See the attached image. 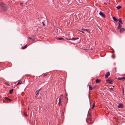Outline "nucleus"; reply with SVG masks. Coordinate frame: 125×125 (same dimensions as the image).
Wrapping results in <instances>:
<instances>
[{"instance_id": "nucleus-1", "label": "nucleus", "mask_w": 125, "mask_h": 125, "mask_svg": "<svg viewBox=\"0 0 125 125\" xmlns=\"http://www.w3.org/2000/svg\"><path fill=\"white\" fill-rule=\"evenodd\" d=\"M0 7L1 9L3 10V11H6L7 10V7L5 4L3 2H1L0 4Z\"/></svg>"}, {"instance_id": "nucleus-2", "label": "nucleus", "mask_w": 125, "mask_h": 125, "mask_svg": "<svg viewBox=\"0 0 125 125\" xmlns=\"http://www.w3.org/2000/svg\"><path fill=\"white\" fill-rule=\"evenodd\" d=\"M123 107V104L121 103L119 104L117 107L118 108H122Z\"/></svg>"}, {"instance_id": "nucleus-3", "label": "nucleus", "mask_w": 125, "mask_h": 125, "mask_svg": "<svg viewBox=\"0 0 125 125\" xmlns=\"http://www.w3.org/2000/svg\"><path fill=\"white\" fill-rule=\"evenodd\" d=\"M110 75V73L109 72H107L105 75V78H107Z\"/></svg>"}, {"instance_id": "nucleus-4", "label": "nucleus", "mask_w": 125, "mask_h": 125, "mask_svg": "<svg viewBox=\"0 0 125 125\" xmlns=\"http://www.w3.org/2000/svg\"><path fill=\"white\" fill-rule=\"evenodd\" d=\"M99 14L102 17H105V16L104 14L102 12H100L99 13Z\"/></svg>"}, {"instance_id": "nucleus-5", "label": "nucleus", "mask_w": 125, "mask_h": 125, "mask_svg": "<svg viewBox=\"0 0 125 125\" xmlns=\"http://www.w3.org/2000/svg\"><path fill=\"white\" fill-rule=\"evenodd\" d=\"M59 102L58 103V104L59 105V106H60L61 105V97H60L59 99Z\"/></svg>"}, {"instance_id": "nucleus-6", "label": "nucleus", "mask_w": 125, "mask_h": 125, "mask_svg": "<svg viewBox=\"0 0 125 125\" xmlns=\"http://www.w3.org/2000/svg\"><path fill=\"white\" fill-rule=\"evenodd\" d=\"M118 79L121 80H125V77L122 78L119 77L118 78Z\"/></svg>"}, {"instance_id": "nucleus-7", "label": "nucleus", "mask_w": 125, "mask_h": 125, "mask_svg": "<svg viewBox=\"0 0 125 125\" xmlns=\"http://www.w3.org/2000/svg\"><path fill=\"white\" fill-rule=\"evenodd\" d=\"M125 31V29L122 28L121 29L120 31V33H123Z\"/></svg>"}, {"instance_id": "nucleus-8", "label": "nucleus", "mask_w": 125, "mask_h": 125, "mask_svg": "<svg viewBox=\"0 0 125 125\" xmlns=\"http://www.w3.org/2000/svg\"><path fill=\"white\" fill-rule=\"evenodd\" d=\"M5 100H6L7 101L10 102L11 101V100L10 99L7 97H5L4 98Z\"/></svg>"}, {"instance_id": "nucleus-9", "label": "nucleus", "mask_w": 125, "mask_h": 125, "mask_svg": "<svg viewBox=\"0 0 125 125\" xmlns=\"http://www.w3.org/2000/svg\"><path fill=\"white\" fill-rule=\"evenodd\" d=\"M107 81H108V83L110 84H112L113 83V81L111 80L108 79Z\"/></svg>"}, {"instance_id": "nucleus-10", "label": "nucleus", "mask_w": 125, "mask_h": 125, "mask_svg": "<svg viewBox=\"0 0 125 125\" xmlns=\"http://www.w3.org/2000/svg\"><path fill=\"white\" fill-rule=\"evenodd\" d=\"M119 25L117 27V28L118 29H120L122 27V25L120 23H118Z\"/></svg>"}, {"instance_id": "nucleus-11", "label": "nucleus", "mask_w": 125, "mask_h": 125, "mask_svg": "<svg viewBox=\"0 0 125 125\" xmlns=\"http://www.w3.org/2000/svg\"><path fill=\"white\" fill-rule=\"evenodd\" d=\"M113 18L114 20L115 21H118V20L116 19L115 17H113Z\"/></svg>"}, {"instance_id": "nucleus-12", "label": "nucleus", "mask_w": 125, "mask_h": 125, "mask_svg": "<svg viewBox=\"0 0 125 125\" xmlns=\"http://www.w3.org/2000/svg\"><path fill=\"white\" fill-rule=\"evenodd\" d=\"M40 91V89H39L38 90H37L36 91V96H37V95L39 93V92Z\"/></svg>"}, {"instance_id": "nucleus-13", "label": "nucleus", "mask_w": 125, "mask_h": 125, "mask_svg": "<svg viewBox=\"0 0 125 125\" xmlns=\"http://www.w3.org/2000/svg\"><path fill=\"white\" fill-rule=\"evenodd\" d=\"M118 21H119V22L121 24H122L123 23L121 21V18H120L118 20Z\"/></svg>"}, {"instance_id": "nucleus-14", "label": "nucleus", "mask_w": 125, "mask_h": 125, "mask_svg": "<svg viewBox=\"0 0 125 125\" xmlns=\"http://www.w3.org/2000/svg\"><path fill=\"white\" fill-rule=\"evenodd\" d=\"M57 40H63V38H57Z\"/></svg>"}, {"instance_id": "nucleus-15", "label": "nucleus", "mask_w": 125, "mask_h": 125, "mask_svg": "<svg viewBox=\"0 0 125 125\" xmlns=\"http://www.w3.org/2000/svg\"><path fill=\"white\" fill-rule=\"evenodd\" d=\"M121 6H119L117 7H116V8H117V9L118 10H119V9H120L121 8Z\"/></svg>"}, {"instance_id": "nucleus-16", "label": "nucleus", "mask_w": 125, "mask_h": 125, "mask_svg": "<svg viewBox=\"0 0 125 125\" xmlns=\"http://www.w3.org/2000/svg\"><path fill=\"white\" fill-rule=\"evenodd\" d=\"M13 89H12L9 91V93L10 94H11L13 92Z\"/></svg>"}, {"instance_id": "nucleus-17", "label": "nucleus", "mask_w": 125, "mask_h": 125, "mask_svg": "<svg viewBox=\"0 0 125 125\" xmlns=\"http://www.w3.org/2000/svg\"><path fill=\"white\" fill-rule=\"evenodd\" d=\"M100 82V80L98 79H97L96 80V82L97 83H98Z\"/></svg>"}, {"instance_id": "nucleus-18", "label": "nucleus", "mask_w": 125, "mask_h": 125, "mask_svg": "<svg viewBox=\"0 0 125 125\" xmlns=\"http://www.w3.org/2000/svg\"><path fill=\"white\" fill-rule=\"evenodd\" d=\"M22 82L21 81H19V82H18V83H17V85L18 84H21V83H22Z\"/></svg>"}, {"instance_id": "nucleus-19", "label": "nucleus", "mask_w": 125, "mask_h": 125, "mask_svg": "<svg viewBox=\"0 0 125 125\" xmlns=\"http://www.w3.org/2000/svg\"><path fill=\"white\" fill-rule=\"evenodd\" d=\"M89 88L90 90H92L93 89L92 87L90 85H89Z\"/></svg>"}, {"instance_id": "nucleus-20", "label": "nucleus", "mask_w": 125, "mask_h": 125, "mask_svg": "<svg viewBox=\"0 0 125 125\" xmlns=\"http://www.w3.org/2000/svg\"><path fill=\"white\" fill-rule=\"evenodd\" d=\"M26 47H27V45H26L25 46H24L22 47V49H24L25 48H26Z\"/></svg>"}, {"instance_id": "nucleus-21", "label": "nucleus", "mask_w": 125, "mask_h": 125, "mask_svg": "<svg viewBox=\"0 0 125 125\" xmlns=\"http://www.w3.org/2000/svg\"><path fill=\"white\" fill-rule=\"evenodd\" d=\"M24 116H28L25 113H24Z\"/></svg>"}, {"instance_id": "nucleus-22", "label": "nucleus", "mask_w": 125, "mask_h": 125, "mask_svg": "<svg viewBox=\"0 0 125 125\" xmlns=\"http://www.w3.org/2000/svg\"><path fill=\"white\" fill-rule=\"evenodd\" d=\"M78 39V38H77V39H75V38H72V39H73V40H76V39Z\"/></svg>"}, {"instance_id": "nucleus-23", "label": "nucleus", "mask_w": 125, "mask_h": 125, "mask_svg": "<svg viewBox=\"0 0 125 125\" xmlns=\"http://www.w3.org/2000/svg\"><path fill=\"white\" fill-rule=\"evenodd\" d=\"M122 91H123L122 93L123 94H124V89L123 88H122Z\"/></svg>"}, {"instance_id": "nucleus-24", "label": "nucleus", "mask_w": 125, "mask_h": 125, "mask_svg": "<svg viewBox=\"0 0 125 125\" xmlns=\"http://www.w3.org/2000/svg\"><path fill=\"white\" fill-rule=\"evenodd\" d=\"M85 30L87 31V32H89V30L88 29H86Z\"/></svg>"}, {"instance_id": "nucleus-25", "label": "nucleus", "mask_w": 125, "mask_h": 125, "mask_svg": "<svg viewBox=\"0 0 125 125\" xmlns=\"http://www.w3.org/2000/svg\"><path fill=\"white\" fill-rule=\"evenodd\" d=\"M94 104L92 106V109H93V108H94Z\"/></svg>"}, {"instance_id": "nucleus-26", "label": "nucleus", "mask_w": 125, "mask_h": 125, "mask_svg": "<svg viewBox=\"0 0 125 125\" xmlns=\"http://www.w3.org/2000/svg\"><path fill=\"white\" fill-rule=\"evenodd\" d=\"M79 31H80V32H82V33H84V32L83 31H80V30H78Z\"/></svg>"}, {"instance_id": "nucleus-27", "label": "nucleus", "mask_w": 125, "mask_h": 125, "mask_svg": "<svg viewBox=\"0 0 125 125\" xmlns=\"http://www.w3.org/2000/svg\"><path fill=\"white\" fill-rule=\"evenodd\" d=\"M47 75V74L46 73H45L44 74L43 76H46Z\"/></svg>"}, {"instance_id": "nucleus-28", "label": "nucleus", "mask_w": 125, "mask_h": 125, "mask_svg": "<svg viewBox=\"0 0 125 125\" xmlns=\"http://www.w3.org/2000/svg\"><path fill=\"white\" fill-rule=\"evenodd\" d=\"M81 29L82 30H83V31H85V29H84V28H82V29Z\"/></svg>"}, {"instance_id": "nucleus-29", "label": "nucleus", "mask_w": 125, "mask_h": 125, "mask_svg": "<svg viewBox=\"0 0 125 125\" xmlns=\"http://www.w3.org/2000/svg\"><path fill=\"white\" fill-rule=\"evenodd\" d=\"M66 39L67 40H72V39Z\"/></svg>"}, {"instance_id": "nucleus-30", "label": "nucleus", "mask_w": 125, "mask_h": 125, "mask_svg": "<svg viewBox=\"0 0 125 125\" xmlns=\"http://www.w3.org/2000/svg\"><path fill=\"white\" fill-rule=\"evenodd\" d=\"M42 22V23H43V25H45V24H44V22Z\"/></svg>"}, {"instance_id": "nucleus-31", "label": "nucleus", "mask_w": 125, "mask_h": 125, "mask_svg": "<svg viewBox=\"0 0 125 125\" xmlns=\"http://www.w3.org/2000/svg\"><path fill=\"white\" fill-rule=\"evenodd\" d=\"M62 96V95H60V97H61H61Z\"/></svg>"}, {"instance_id": "nucleus-32", "label": "nucleus", "mask_w": 125, "mask_h": 125, "mask_svg": "<svg viewBox=\"0 0 125 125\" xmlns=\"http://www.w3.org/2000/svg\"><path fill=\"white\" fill-rule=\"evenodd\" d=\"M22 3H20V5H22Z\"/></svg>"}, {"instance_id": "nucleus-33", "label": "nucleus", "mask_w": 125, "mask_h": 125, "mask_svg": "<svg viewBox=\"0 0 125 125\" xmlns=\"http://www.w3.org/2000/svg\"><path fill=\"white\" fill-rule=\"evenodd\" d=\"M29 39H32V38H30Z\"/></svg>"}, {"instance_id": "nucleus-34", "label": "nucleus", "mask_w": 125, "mask_h": 125, "mask_svg": "<svg viewBox=\"0 0 125 125\" xmlns=\"http://www.w3.org/2000/svg\"><path fill=\"white\" fill-rule=\"evenodd\" d=\"M32 41H34V39H32Z\"/></svg>"}, {"instance_id": "nucleus-35", "label": "nucleus", "mask_w": 125, "mask_h": 125, "mask_svg": "<svg viewBox=\"0 0 125 125\" xmlns=\"http://www.w3.org/2000/svg\"><path fill=\"white\" fill-rule=\"evenodd\" d=\"M1 98V96H0V98Z\"/></svg>"}, {"instance_id": "nucleus-36", "label": "nucleus", "mask_w": 125, "mask_h": 125, "mask_svg": "<svg viewBox=\"0 0 125 125\" xmlns=\"http://www.w3.org/2000/svg\"><path fill=\"white\" fill-rule=\"evenodd\" d=\"M3 102L4 103V101H3Z\"/></svg>"}]
</instances>
